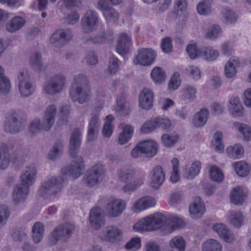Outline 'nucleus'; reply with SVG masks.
Returning <instances> with one entry per match:
<instances>
[{"mask_svg":"<svg viewBox=\"0 0 251 251\" xmlns=\"http://www.w3.org/2000/svg\"><path fill=\"white\" fill-rule=\"evenodd\" d=\"M141 247V239L139 237L131 238L125 245V248L129 250H137Z\"/></svg>","mask_w":251,"mask_h":251,"instance_id":"obj_61","label":"nucleus"},{"mask_svg":"<svg viewBox=\"0 0 251 251\" xmlns=\"http://www.w3.org/2000/svg\"><path fill=\"white\" fill-rule=\"evenodd\" d=\"M202 47H198L194 44H189L186 48L187 53L192 59L202 56Z\"/></svg>","mask_w":251,"mask_h":251,"instance_id":"obj_47","label":"nucleus"},{"mask_svg":"<svg viewBox=\"0 0 251 251\" xmlns=\"http://www.w3.org/2000/svg\"><path fill=\"white\" fill-rule=\"evenodd\" d=\"M209 112L207 109H201L195 115L194 125L197 127L203 126L207 121Z\"/></svg>","mask_w":251,"mask_h":251,"instance_id":"obj_36","label":"nucleus"},{"mask_svg":"<svg viewBox=\"0 0 251 251\" xmlns=\"http://www.w3.org/2000/svg\"><path fill=\"white\" fill-rule=\"evenodd\" d=\"M240 64L239 59L235 57L230 58L226 63L225 67V73L228 78H231L236 74V68Z\"/></svg>","mask_w":251,"mask_h":251,"instance_id":"obj_26","label":"nucleus"},{"mask_svg":"<svg viewBox=\"0 0 251 251\" xmlns=\"http://www.w3.org/2000/svg\"><path fill=\"white\" fill-rule=\"evenodd\" d=\"M25 23V21L21 17L13 18L6 25V30L10 32H15L21 28Z\"/></svg>","mask_w":251,"mask_h":251,"instance_id":"obj_31","label":"nucleus"},{"mask_svg":"<svg viewBox=\"0 0 251 251\" xmlns=\"http://www.w3.org/2000/svg\"><path fill=\"white\" fill-rule=\"evenodd\" d=\"M201 163L199 161H196L193 162L191 167L187 165L185 168L184 177L187 179H193L200 173L201 168Z\"/></svg>","mask_w":251,"mask_h":251,"instance_id":"obj_29","label":"nucleus"},{"mask_svg":"<svg viewBox=\"0 0 251 251\" xmlns=\"http://www.w3.org/2000/svg\"><path fill=\"white\" fill-rule=\"evenodd\" d=\"M213 138L215 150L219 152H223L224 150V146L222 141V133L220 131L216 132L214 135Z\"/></svg>","mask_w":251,"mask_h":251,"instance_id":"obj_52","label":"nucleus"},{"mask_svg":"<svg viewBox=\"0 0 251 251\" xmlns=\"http://www.w3.org/2000/svg\"><path fill=\"white\" fill-rule=\"evenodd\" d=\"M98 22V16L97 13L93 10L86 12L83 17L81 19V25L83 32L90 33L95 30Z\"/></svg>","mask_w":251,"mask_h":251,"instance_id":"obj_11","label":"nucleus"},{"mask_svg":"<svg viewBox=\"0 0 251 251\" xmlns=\"http://www.w3.org/2000/svg\"><path fill=\"white\" fill-rule=\"evenodd\" d=\"M56 113V108L54 105H50L47 107L41 123L44 130L49 131L53 126Z\"/></svg>","mask_w":251,"mask_h":251,"instance_id":"obj_18","label":"nucleus"},{"mask_svg":"<svg viewBox=\"0 0 251 251\" xmlns=\"http://www.w3.org/2000/svg\"><path fill=\"white\" fill-rule=\"evenodd\" d=\"M222 246L214 239H209L202 245V251H222Z\"/></svg>","mask_w":251,"mask_h":251,"instance_id":"obj_37","label":"nucleus"},{"mask_svg":"<svg viewBox=\"0 0 251 251\" xmlns=\"http://www.w3.org/2000/svg\"><path fill=\"white\" fill-rule=\"evenodd\" d=\"M117 175L121 181L126 183L134 177L135 172L129 169H121L118 171Z\"/></svg>","mask_w":251,"mask_h":251,"instance_id":"obj_44","label":"nucleus"},{"mask_svg":"<svg viewBox=\"0 0 251 251\" xmlns=\"http://www.w3.org/2000/svg\"><path fill=\"white\" fill-rule=\"evenodd\" d=\"M25 113L20 109L11 110L8 112L4 123V129L6 132L16 134L22 131L26 124Z\"/></svg>","mask_w":251,"mask_h":251,"instance_id":"obj_3","label":"nucleus"},{"mask_svg":"<svg viewBox=\"0 0 251 251\" xmlns=\"http://www.w3.org/2000/svg\"><path fill=\"white\" fill-rule=\"evenodd\" d=\"M72 158V164L62 170L63 174L69 175L74 178L79 177L84 171V163L82 157L79 155L71 157Z\"/></svg>","mask_w":251,"mask_h":251,"instance_id":"obj_8","label":"nucleus"},{"mask_svg":"<svg viewBox=\"0 0 251 251\" xmlns=\"http://www.w3.org/2000/svg\"><path fill=\"white\" fill-rule=\"evenodd\" d=\"M44 130L40 120L36 118L32 120L29 125V131L33 134H36Z\"/></svg>","mask_w":251,"mask_h":251,"instance_id":"obj_60","label":"nucleus"},{"mask_svg":"<svg viewBox=\"0 0 251 251\" xmlns=\"http://www.w3.org/2000/svg\"><path fill=\"white\" fill-rule=\"evenodd\" d=\"M157 128L155 119L154 121L146 122L142 126L141 131L144 133H149L153 131Z\"/></svg>","mask_w":251,"mask_h":251,"instance_id":"obj_63","label":"nucleus"},{"mask_svg":"<svg viewBox=\"0 0 251 251\" xmlns=\"http://www.w3.org/2000/svg\"><path fill=\"white\" fill-rule=\"evenodd\" d=\"M155 202L154 198L146 196L137 200L134 203V205L135 209L142 210L153 206L155 204Z\"/></svg>","mask_w":251,"mask_h":251,"instance_id":"obj_28","label":"nucleus"},{"mask_svg":"<svg viewBox=\"0 0 251 251\" xmlns=\"http://www.w3.org/2000/svg\"><path fill=\"white\" fill-rule=\"evenodd\" d=\"M63 149V145L61 143H56L50 151L48 157L51 160H55L58 158L61 154Z\"/></svg>","mask_w":251,"mask_h":251,"instance_id":"obj_50","label":"nucleus"},{"mask_svg":"<svg viewBox=\"0 0 251 251\" xmlns=\"http://www.w3.org/2000/svg\"><path fill=\"white\" fill-rule=\"evenodd\" d=\"M133 128L131 126L127 125L123 129L119 136V143L121 145L126 143L131 138L133 134Z\"/></svg>","mask_w":251,"mask_h":251,"instance_id":"obj_41","label":"nucleus"},{"mask_svg":"<svg viewBox=\"0 0 251 251\" xmlns=\"http://www.w3.org/2000/svg\"><path fill=\"white\" fill-rule=\"evenodd\" d=\"M103 168L101 165L92 166L88 170L83 177V182L89 187H93L102 181Z\"/></svg>","mask_w":251,"mask_h":251,"instance_id":"obj_7","label":"nucleus"},{"mask_svg":"<svg viewBox=\"0 0 251 251\" xmlns=\"http://www.w3.org/2000/svg\"><path fill=\"white\" fill-rule=\"evenodd\" d=\"M44 228L43 225L39 222L34 224L32 228L33 240L35 243H39L43 237Z\"/></svg>","mask_w":251,"mask_h":251,"instance_id":"obj_38","label":"nucleus"},{"mask_svg":"<svg viewBox=\"0 0 251 251\" xmlns=\"http://www.w3.org/2000/svg\"><path fill=\"white\" fill-rule=\"evenodd\" d=\"M115 110L122 116H125L129 115L130 110L128 103L124 98L118 97Z\"/></svg>","mask_w":251,"mask_h":251,"instance_id":"obj_34","label":"nucleus"},{"mask_svg":"<svg viewBox=\"0 0 251 251\" xmlns=\"http://www.w3.org/2000/svg\"><path fill=\"white\" fill-rule=\"evenodd\" d=\"M179 136L177 135L164 134L161 137V141L163 145L166 148H171L174 146L178 141Z\"/></svg>","mask_w":251,"mask_h":251,"instance_id":"obj_45","label":"nucleus"},{"mask_svg":"<svg viewBox=\"0 0 251 251\" xmlns=\"http://www.w3.org/2000/svg\"><path fill=\"white\" fill-rule=\"evenodd\" d=\"M205 211V206L201 202L200 197H196L194 202L189 205L190 214L193 219L201 217L204 213Z\"/></svg>","mask_w":251,"mask_h":251,"instance_id":"obj_21","label":"nucleus"},{"mask_svg":"<svg viewBox=\"0 0 251 251\" xmlns=\"http://www.w3.org/2000/svg\"><path fill=\"white\" fill-rule=\"evenodd\" d=\"M156 57V54L151 49L142 48L139 50L136 57L133 60L135 65L149 66L152 64Z\"/></svg>","mask_w":251,"mask_h":251,"instance_id":"obj_10","label":"nucleus"},{"mask_svg":"<svg viewBox=\"0 0 251 251\" xmlns=\"http://www.w3.org/2000/svg\"><path fill=\"white\" fill-rule=\"evenodd\" d=\"M211 179L214 181L221 182L224 178V175L221 170L215 166L210 168L209 171Z\"/></svg>","mask_w":251,"mask_h":251,"instance_id":"obj_54","label":"nucleus"},{"mask_svg":"<svg viewBox=\"0 0 251 251\" xmlns=\"http://www.w3.org/2000/svg\"><path fill=\"white\" fill-rule=\"evenodd\" d=\"M19 89L21 95L25 97L32 95L34 91V88L32 82L19 84Z\"/></svg>","mask_w":251,"mask_h":251,"instance_id":"obj_51","label":"nucleus"},{"mask_svg":"<svg viewBox=\"0 0 251 251\" xmlns=\"http://www.w3.org/2000/svg\"><path fill=\"white\" fill-rule=\"evenodd\" d=\"M182 97L186 103L190 102L196 98L197 89L191 86H188L183 89Z\"/></svg>","mask_w":251,"mask_h":251,"instance_id":"obj_43","label":"nucleus"},{"mask_svg":"<svg viewBox=\"0 0 251 251\" xmlns=\"http://www.w3.org/2000/svg\"><path fill=\"white\" fill-rule=\"evenodd\" d=\"M107 22H115L118 19L119 14L113 7H109L102 13Z\"/></svg>","mask_w":251,"mask_h":251,"instance_id":"obj_53","label":"nucleus"},{"mask_svg":"<svg viewBox=\"0 0 251 251\" xmlns=\"http://www.w3.org/2000/svg\"><path fill=\"white\" fill-rule=\"evenodd\" d=\"M226 151L227 156L232 159L241 158L244 152L243 146L238 144H235L234 146H229L227 148Z\"/></svg>","mask_w":251,"mask_h":251,"instance_id":"obj_32","label":"nucleus"},{"mask_svg":"<svg viewBox=\"0 0 251 251\" xmlns=\"http://www.w3.org/2000/svg\"><path fill=\"white\" fill-rule=\"evenodd\" d=\"M72 38V35L70 31H64L62 30H58L52 34L50 42L56 47L60 48L66 45Z\"/></svg>","mask_w":251,"mask_h":251,"instance_id":"obj_12","label":"nucleus"},{"mask_svg":"<svg viewBox=\"0 0 251 251\" xmlns=\"http://www.w3.org/2000/svg\"><path fill=\"white\" fill-rule=\"evenodd\" d=\"M29 64L31 67L40 71L45 70L42 64L41 54L38 52L34 53L30 56Z\"/></svg>","mask_w":251,"mask_h":251,"instance_id":"obj_39","label":"nucleus"},{"mask_svg":"<svg viewBox=\"0 0 251 251\" xmlns=\"http://www.w3.org/2000/svg\"><path fill=\"white\" fill-rule=\"evenodd\" d=\"M4 70L0 66V94L6 95L10 89V81L4 75Z\"/></svg>","mask_w":251,"mask_h":251,"instance_id":"obj_33","label":"nucleus"},{"mask_svg":"<svg viewBox=\"0 0 251 251\" xmlns=\"http://www.w3.org/2000/svg\"><path fill=\"white\" fill-rule=\"evenodd\" d=\"M106 235L110 242H117L120 239L121 231L116 226H109L107 227Z\"/></svg>","mask_w":251,"mask_h":251,"instance_id":"obj_40","label":"nucleus"},{"mask_svg":"<svg viewBox=\"0 0 251 251\" xmlns=\"http://www.w3.org/2000/svg\"><path fill=\"white\" fill-rule=\"evenodd\" d=\"M153 93L149 88H144L140 93L139 97V105L143 109L149 110L153 106Z\"/></svg>","mask_w":251,"mask_h":251,"instance_id":"obj_14","label":"nucleus"},{"mask_svg":"<svg viewBox=\"0 0 251 251\" xmlns=\"http://www.w3.org/2000/svg\"><path fill=\"white\" fill-rule=\"evenodd\" d=\"M197 9L201 15L208 14L211 11V3L209 0H203L199 3Z\"/></svg>","mask_w":251,"mask_h":251,"instance_id":"obj_55","label":"nucleus"},{"mask_svg":"<svg viewBox=\"0 0 251 251\" xmlns=\"http://www.w3.org/2000/svg\"><path fill=\"white\" fill-rule=\"evenodd\" d=\"M64 182V178L61 176L52 177L42 184L38 191V194L48 199L59 192Z\"/></svg>","mask_w":251,"mask_h":251,"instance_id":"obj_5","label":"nucleus"},{"mask_svg":"<svg viewBox=\"0 0 251 251\" xmlns=\"http://www.w3.org/2000/svg\"><path fill=\"white\" fill-rule=\"evenodd\" d=\"M245 195L241 186L234 188L231 191L230 201L235 204L241 205L243 202Z\"/></svg>","mask_w":251,"mask_h":251,"instance_id":"obj_30","label":"nucleus"},{"mask_svg":"<svg viewBox=\"0 0 251 251\" xmlns=\"http://www.w3.org/2000/svg\"><path fill=\"white\" fill-rule=\"evenodd\" d=\"M66 83V79L63 75H54L44 83L43 91L48 95L54 96L63 91Z\"/></svg>","mask_w":251,"mask_h":251,"instance_id":"obj_6","label":"nucleus"},{"mask_svg":"<svg viewBox=\"0 0 251 251\" xmlns=\"http://www.w3.org/2000/svg\"><path fill=\"white\" fill-rule=\"evenodd\" d=\"M29 192V188L23 184H18L13 189L12 200L15 204L25 201Z\"/></svg>","mask_w":251,"mask_h":251,"instance_id":"obj_17","label":"nucleus"},{"mask_svg":"<svg viewBox=\"0 0 251 251\" xmlns=\"http://www.w3.org/2000/svg\"><path fill=\"white\" fill-rule=\"evenodd\" d=\"M234 126L243 134L245 140L250 141L251 140V129L249 126L244 124L238 122L234 123Z\"/></svg>","mask_w":251,"mask_h":251,"instance_id":"obj_46","label":"nucleus"},{"mask_svg":"<svg viewBox=\"0 0 251 251\" xmlns=\"http://www.w3.org/2000/svg\"><path fill=\"white\" fill-rule=\"evenodd\" d=\"M222 13L227 23H234L237 19V17L234 12L227 8H224L222 11Z\"/></svg>","mask_w":251,"mask_h":251,"instance_id":"obj_57","label":"nucleus"},{"mask_svg":"<svg viewBox=\"0 0 251 251\" xmlns=\"http://www.w3.org/2000/svg\"><path fill=\"white\" fill-rule=\"evenodd\" d=\"M184 226V221L177 217L167 218L161 214L156 213L145 217L133 226L138 231H148L162 228L165 233H171Z\"/></svg>","mask_w":251,"mask_h":251,"instance_id":"obj_1","label":"nucleus"},{"mask_svg":"<svg viewBox=\"0 0 251 251\" xmlns=\"http://www.w3.org/2000/svg\"><path fill=\"white\" fill-rule=\"evenodd\" d=\"M81 132L79 129L74 130L71 134L69 141V154L71 157L78 155L81 142Z\"/></svg>","mask_w":251,"mask_h":251,"instance_id":"obj_13","label":"nucleus"},{"mask_svg":"<svg viewBox=\"0 0 251 251\" xmlns=\"http://www.w3.org/2000/svg\"><path fill=\"white\" fill-rule=\"evenodd\" d=\"M130 45L131 39L130 37L126 34H121L119 37L116 48L117 52L121 55L127 53L129 50Z\"/></svg>","mask_w":251,"mask_h":251,"instance_id":"obj_22","label":"nucleus"},{"mask_svg":"<svg viewBox=\"0 0 251 251\" xmlns=\"http://www.w3.org/2000/svg\"><path fill=\"white\" fill-rule=\"evenodd\" d=\"M151 78L156 83H161L166 79L165 71L160 67H155L151 74Z\"/></svg>","mask_w":251,"mask_h":251,"instance_id":"obj_42","label":"nucleus"},{"mask_svg":"<svg viewBox=\"0 0 251 251\" xmlns=\"http://www.w3.org/2000/svg\"><path fill=\"white\" fill-rule=\"evenodd\" d=\"M244 217L238 211H230L227 219L230 224L234 227L239 228L243 225Z\"/></svg>","mask_w":251,"mask_h":251,"instance_id":"obj_27","label":"nucleus"},{"mask_svg":"<svg viewBox=\"0 0 251 251\" xmlns=\"http://www.w3.org/2000/svg\"><path fill=\"white\" fill-rule=\"evenodd\" d=\"M169 245L172 248H176L179 251H184L185 242L181 236H176L170 240Z\"/></svg>","mask_w":251,"mask_h":251,"instance_id":"obj_49","label":"nucleus"},{"mask_svg":"<svg viewBox=\"0 0 251 251\" xmlns=\"http://www.w3.org/2000/svg\"><path fill=\"white\" fill-rule=\"evenodd\" d=\"M139 148L147 157H152L157 152L158 144L152 140H145L139 143Z\"/></svg>","mask_w":251,"mask_h":251,"instance_id":"obj_20","label":"nucleus"},{"mask_svg":"<svg viewBox=\"0 0 251 251\" xmlns=\"http://www.w3.org/2000/svg\"><path fill=\"white\" fill-rule=\"evenodd\" d=\"M10 161V154L8 145L4 143L0 144V169L5 170L8 166Z\"/></svg>","mask_w":251,"mask_h":251,"instance_id":"obj_24","label":"nucleus"},{"mask_svg":"<svg viewBox=\"0 0 251 251\" xmlns=\"http://www.w3.org/2000/svg\"><path fill=\"white\" fill-rule=\"evenodd\" d=\"M36 174V169L34 164H30L29 166L26 167L21 175V184L29 188L34 183Z\"/></svg>","mask_w":251,"mask_h":251,"instance_id":"obj_15","label":"nucleus"},{"mask_svg":"<svg viewBox=\"0 0 251 251\" xmlns=\"http://www.w3.org/2000/svg\"><path fill=\"white\" fill-rule=\"evenodd\" d=\"M212 228L216 231L219 236L225 241L230 242L232 240L231 231L226 226L223 224H216L212 226Z\"/></svg>","mask_w":251,"mask_h":251,"instance_id":"obj_25","label":"nucleus"},{"mask_svg":"<svg viewBox=\"0 0 251 251\" xmlns=\"http://www.w3.org/2000/svg\"><path fill=\"white\" fill-rule=\"evenodd\" d=\"M126 202L122 200L112 199L105 206L106 215L111 218L117 217L122 213L126 207Z\"/></svg>","mask_w":251,"mask_h":251,"instance_id":"obj_9","label":"nucleus"},{"mask_svg":"<svg viewBox=\"0 0 251 251\" xmlns=\"http://www.w3.org/2000/svg\"><path fill=\"white\" fill-rule=\"evenodd\" d=\"M157 127H160L162 129L167 130L171 126L170 120L167 117H157L155 119Z\"/></svg>","mask_w":251,"mask_h":251,"instance_id":"obj_59","label":"nucleus"},{"mask_svg":"<svg viewBox=\"0 0 251 251\" xmlns=\"http://www.w3.org/2000/svg\"><path fill=\"white\" fill-rule=\"evenodd\" d=\"M100 127V123L98 115L95 114L91 119L88 126V139L92 141L97 137Z\"/></svg>","mask_w":251,"mask_h":251,"instance_id":"obj_23","label":"nucleus"},{"mask_svg":"<svg viewBox=\"0 0 251 251\" xmlns=\"http://www.w3.org/2000/svg\"><path fill=\"white\" fill-rule=\"evenodd\" d=\"M173 166V172L170 176V179L173 183L176 182L179 179V171L178 170V160L174 158L172 160Z\"/></svg>","mask_w":251,"mask_h":251,"instance_id":"obj_58","label":"nucleus"},{"mask_svg":"<svg viewBox=\"0 0 251 251\" xmlns=\"http://www.w3.org/2000/svg\"><path fill=\"white\" fill-rule=\"evenodd\" d=\"M75 229V226L68 222L58 225L49 235L50 246H54L60 241L67 242L72 237Z\"/></svg>","mask_w":251,"mask_h":251,"instance_id":"obj_4","label":"nucleus"},{"mask_svg":"<svg viewBox=\"0 0 251 251\" xmlns=\"http://www.w3.org/2000/svg\"><path fill=\"white\" fill-rule=\"evenodd\" d=\"M89 221L91 226L99 229L104 225V215L99 207L93 208L90 213Z\"/></svg>","mask_w":251,"mask_h":251,"instance_id":"obj_16","label":"nucleus"},{"mask_svg":"<svg viewBox=\"0 0 251 251\" xmlns=\"http://www.w3.org/2000/svg\"><path fill=\"white\" fill-rule=\"evenodd\" d=\"M79 19V14L75 11L70 12L64 19V23L68 25H74Z\"/></svg>","mask_w":251,"mask_h":251,"instance_id":"obj_64","label":"nucleus"},{"mask_svg":"<svg viewBox=\"0 0 251 251\" xmlns=\"http://www.w3.org/2000/svg\"><path fill=\"white\" fill-rule=\"evenodd\" d=\"M69 93L71 99L74 101H78L79 103L83 104L88 101L90 99V89L87 77L83 75L75 76Z\"/></svg>","mask_w":251,"mask_h":251,"instance_id":"obj_2","label":"nucleus"},{"mask_svg":"<svg viewBox=\"0 0 251 251\" xmlns=\"http://www.w3.org/2000/svg\"><path fill=\"white\" fill-rule=\"evenodd\" d=\"M10 215V210L5 205H0V228L6 223Z\"/></svg>","mask_w":251,"mask_h":251,"instance_id":"obj_56","label":"nucleus"},{"mask_svg":"<svg viewBox=\"0 0 251 251\" xmlns=\"http://www.w3.org/2000/svg\"><path fill=\"white\" fill-rule=\"evenodd\" d=\"M151 186L154 189H158L165 180V174L161 166H156L151 172Z\"/></svg>","mask_w":251,"mask_h":251,"instance_id":"obj_19","label":"nucleus"},{"mask_svg":"<svg viewBox=\"0 0 251 251\" xmlns=\"http://www.w3.org/2000/svg\"><path fill=\"white\" fill-rule=\"evenodd\" d=\"M233 167L237 174L241 177L247 176L250 171V167L245 162L241 161L233 164Z\"/></svg>","mask_w":251,"mask_h":251,"instance_id":"obj_35","label":"nucleus"},{"mask_svg":"<svg viewBox=\"0 0 251 251\" xmlns=\"http://www.w3.org/2000/svg\"><path fill=\"white\" fill-rule=\"evenodd\" d=\"M202 57L208 61H212L217 59L219 56L217 50H213L212 48L202 47Z\"/></svg>","mask_w":251,"mask_h":251,"instance_id":"obj_48","label":"nucleus"},{"mask_svg":"<svg viewBox=\"0 0 251 251\" xmlns=\"http://www.w3.org/2000/svg\"><path fill=\"white\" fill-rule=\"evenodd\" d=\"M221 27L218 25H213L208 29L206 36L211 40H215L221 34Z\"/></svg>","mask_w":251,"mask_h":251,"instance_id":"obj_62","label":"nucleus"}]
</instances>
